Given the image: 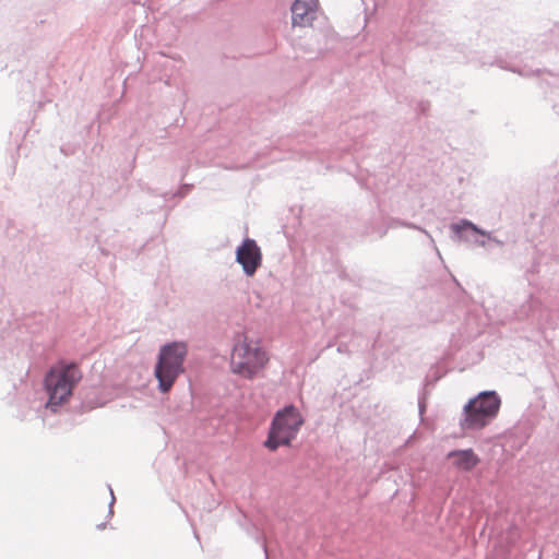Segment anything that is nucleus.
Masks as SVG:
<instances>
[{"instance_id": "obj_1", "label": "nucleus", "mask_w": 559, "mask_h": 559, "mask_svg": "<svg viewBox=\"0 0 559 559\" xmlns=\"http://www.w3.org/2000/svg\"><path fill=\"white\" fill-rule=\"evenodd\" d=\"M270 358L258 341L242 336L234 345L230 357V370L243 378L253 379L267 365Z\"/></svg>"}, {"instance_id": "obj_2", "label": "nucleus", "mask_w": 559, "mask_h": 559, "mask_svg": "<svg viewBox=\"0 0 559 559\" xmlns=\"http://www.w3.org/2000/svg\"><path fill=\"white\" fill-rule=\"evenodd\" d=\"M186 355L187 346L181 342H174L160 348L154 372L162 392H168L178 376L183 372Z\"/></svg>"}, {"instance_id": "obj_3", "label": "nucleus", "mask_w": 559, "mask_h": 559, "mask_svg": "<svg viewBox=\"0 0 559 559\" xmlns=\"http://www.w3.org/2000/svg\"><path fill=\"white\" fill-rule=\"evenodd\" d=\"M501 400L493 391H485L469 400L464 406V417L461 428L464 430H478L486 427L496 417Z\"/></svg>"}, {"instance_id": "obj_4", "label": "nucleus", "mask_w": 559, "mask_h": 559, "mask_svg": "<svg viewBox=\"0 0 559 559\" xmlns=\"http://www.w3.org/2000/svg\"><path fill=\"white\" fill-rule=\"evenodd\" d=\"M81 378V371L74 364H61L51 368L45 380L49 395L48 406H59L67 402Z\"/></svg>"}, {"instance_id": "obj_5", "label": "nucleus", "mask_w": 559, "mask_h": 559, "mask_svg": "<svg viewBox=\"0 0 559 559\" xmlns=\"http://www.w3.org/2000/svg\"><path fill=\"white\" fill-rule=\"evenodd\" d=\"M302 425L304 418L295 406L284 407L275 414L264 445L271 451L280 445H289Z\"/></svg>"}, {"instance_id": "obj_6", "label": "nucleus", "mask_w": 559, "mask_h": 559, "mask_svg": "<svg viewBox=\"0 0 559 559\" xmlns=\"http://www.w3.org/2000/svg\"><path fill=\"white\" fill-rule=\"evenodd\" d=\"M236 261L242 266L246 275H254L262 264V252L253 239H245L237 248Z\"/></svg>"}, {"instance_id": "obj_7", "label": "nucleus", "mask_w": 559, "mask_h": 559, "mask_svg": "<svg viewBox=\"0 0 559 559\" xmlns=\"http://www.w3.org/2000/svg\"><path fill=\"white\" fill-rule=\"evenodd\" d=\"M318 7V0H295L292 5L293 26H310L316 19Z\"/></svg>"}, {"instance_id": "obj_8", "label": "nucleus", "mask_w": 559, "mask_h": 559, "mask_svg": "<svg viewBox=\"0 0 559 559\" xmlns=\"http://www.w3.org/2000/svg\"><path fill=\"white\" fill-rule=\"evenodd\" d=\"M447 459L452 461V465L460 471H471L478 463V455L472 450H455L448 453Z\"/></svg>"}, {"instance_id": "obj_9", "label": "nucleus", "mask_w": 559, "mask_h": 559, "mask_svg": "<svg viewBox=\"0 0 559 559\" xmlns=\"http://www.w3.org/2000/svg\"><path fill=\"white\" fill-rule=\"evenodd\" d=\"M453 226H454V229H455L456 231H460V230H462L463 228H469V229H472V230L478 231L477 227H476L473 223H471V222H468V221H462L461 223L455 224V225H453Z\"/></svg>"}]
</instances>
